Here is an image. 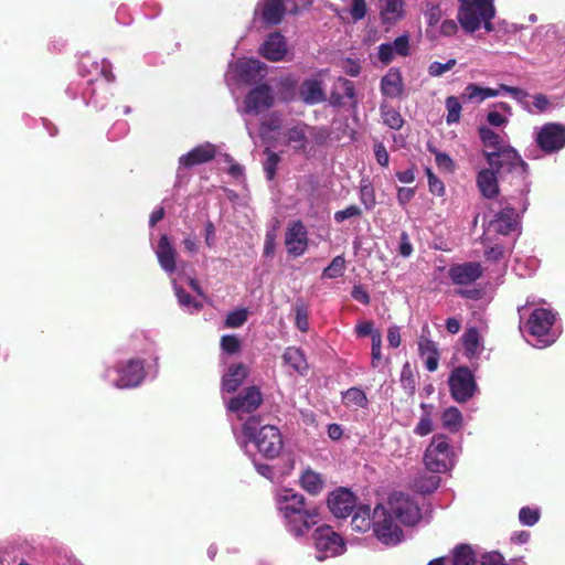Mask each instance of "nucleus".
Masks as SVG:
<instances>
[{
  "instance_id": "44",
  "label": "nucleus",
  "mask_w": 565,
  "mask_h": 565,
  "mask_svg": "<svg viewBox=\"0 0 565 565\" xmlns=\"http://www.w3.org/2000/svg\"><path fill=\"white\" fill-rule=\"evenodd\" d=\"M173 282V288L175 291V296L180 306L189 311H198L202 308V303L193 299L189 294L178 287L175 280Z\"/></svg>"
},
{
  "instance_id": "30",
  "label": "nucleus",
  "mask_w": 565,
  "mask_h": 565,
  "mask_svg": "<svg viewBox=\"0 0 565 565\" xmlns=\"http://www.w3.org/2000/svg\"><path fill=\"white\" fill-rule=\"evenodd\" d=\"M403 0H381L380 14L385 23H395L404 17Z\"/></svg>"
},
{
  "instance_id": "25",
  "label": "nucleus",
  "mask_w": 565,
  "mask_h": 565,
  "mask_svg": "<svg viewBox=\"0 0 565 565\" xmlns=\"http://www.w3.org/2000/svg\"><path fill=\"white\" fill-rule=\"evenodd\" d=\"M299 96L306 104H318L324 100L326 95L322 82L318 78H307L299 86Z\"/></svg>"
},
{
  "instance_id": "33",
  "label": "nucleus",
  "mask_w": 565,
  "mask_h": 565,
  "mask_svg": "<svg viewBox=\"0 0 565 565\" xmlns=\"http://www.w3.org/2000/svg\"><path fill=\"white\" fill-rule=\"evenodd\" d=\"M285 364L289 365L294 371L303 375L308 370V364L303 353L296 348H287L282 354Z\"/></svg>"
},
{
  "instance_id": "64",
  "label": "nucleus",
  "mask_w": 565,
  "mask_h": 565,
  "mask_svg": "<svg viewBox=\"0 0 565 565\" xmlns=\"http://www.w3.org/2000/svg\"><path fill=\"white\" fill-rule=\"evenodd\" d=\"M481 565H505V563L501 554L492 552L482 556Z\"/></svg>"
},
{
  "instance_id": "19",
  "label": "nucleus",
  "mask_w": 565,
  "mask_h": 565,
  "mask_svg": "<svg viewBox=\"0 0 565 565\" xmlns=\"http://www.w3.org/2000/svg\"><path fill=\"white\" fill-rule=\"evenodd\" d=\"M355 503L354 494L344 488L331 492L328 498V507L337 518H347L355 508Z\"/></svg>"
},
{
  "instance_id": "17",
  "label": "nucleus",
  "mask_w": 565,
  "mask_h": 565,
  "mask_svg": "<svg viewBox=\"0 0 565 565\" xmlns=\"http://www.w3.org/2000/svg\"><path fill=\"white\" fill-rule=\"evenodd\" d=\"M482 273L483 268L477 262L455 264L448 269V276L455 285L473 284L482 276Z\"/></svg>"
},
{
  "instance_id": "47",
  "label": "nucleus",
  "mask_w": 565,
  "mask_h": 565,
  "mask_svg": "<svg viewBox=\"0 0 565 565\" xmlns=\"http://www.w3.org/2000/svg\"><path fill=\"white\" fill-rule=\"evenodd\" d=\"M345 271V259L343 256H335L330 265L322 271V277L333 279L341 277Z\"/></svg>"
},
{
  "instance_id": "42",
  "label": "nucleus",
  "mask_w": 565,
  "mask_h": 565,
  "mask_svg": "<svg viewBox=\"0 0 565 565\" xmlns=\"http://www.w3.org/2000/svg\"><path fill=\"white\" fill-rule=\"evenodd\" d=\"M476 556L469 545H459L454 550V565H473Z\"/></svg>"
},
{
  "instance_id": "37",
  "label": "nucleus",
  "mask_w": 565,
  "mask_h": 565,
  "mask_svg": "<svg viewBox=\"0 0 565 565\" xmlns=\"http://www.w3.org/2000/svg\"><path fill=\"white\" fill-rule=\"evenodd\" d=\"M342 401L345 406L351 408H366L369 399L366 394L359 387H351L342 394Z\"/></svg>"
},
{
  "instance_id": "61",
  "label": "nucleus",
  "mask_w": 565,
  "mask_h": 565,
  "mask_svg": "<svg viewBox=\"0 0 565 565\" xmlns=\"http://www.w3.org/2000/svg\"><path fill=\"white\" fill-rule=\"evenodd\" d=\"M355 332H356L358 337L363 338V337L370 335L371 339H373V334L376 332H380V331L375 330L373 328L372 321H363V322H360L359 324H356Z\"/></svg>"
},
{
  "instance_id": "21",
  "label": "nucleus",
  "mask_w": 565,
  "mask_h": 565,
  "mask_svg": "<svg viewBox=\"0 0 565 565\" xmlns=\"http://www.w3.org/2000/svg\"><path fill=\"white\" fill-rule=\"evenodd\" d=\"M260 54L269 61H281L287 54V44L279 33L270 34L260 47Z\"/></svg>"
},
{
  "instance_id": "14",
  "label": "nucleus",
  "mask_w": 565,
  "mask_h": 565,
  "mask_svg": "<svg viewBox=\"0 0 565 565\" xmlns=\"http://www.w3.org/2000/svg\"><path fill=\"white\" fill-rule=\"evenodd\" d=\"M449 386L452 398L458 403L469 401L477 390L473 374L466 366H460L452 371L449 377Z\"/></svg>"
},
{
  "instance_id": "59",
  "label": "nucleus",
  "mask_w": 565,
  "mask_h": 565,
  "mask_svg": "<svg viewBox=\"0 0 565 565\" xmlns=\"http://www.w3.org/2000/svg\"><path fill=\"white\" fill-rule=\"evenodd\" d=\"M361 213H362V211L359 206L350 205V206L345 207L344 210L335 212L334 220L338 223H342L343 221H345L348 218L360 216Z\"/></svg>"
},
{
  "instance_id": "5",
  "label": "nucleus",
  "mask_w": 565,
  "mask_h": 565,
  "mask_svg": "<svg viewBox=\"0 0 565 565\" xmlns=\"http://www.w3.org/2000/svg\"><path fill=\"white\" fill-rule=\"evenodd\" d=\"M554 323L555 315L550 309L537 308L531 312L521 331L531 345L542 349L553 344L559 335Z\"/></svg>"
},
{
  "instance_id": "56",
  "label": "nucleus",
  "mask_w": 565,
  "mask_h": 565,
  "mask_svg": "<svg viewBox=\"0 0 565 565\" xmlns=\"http://www.w3.org/2000/svg\"><path fill=\"white\" fill-rule=\"evenodd\" d=\"M539 510L530 509L527 507L522 508L519 513L520 522L524 525L532 526L539 521Z\"/></svg>"
},
{
  "instance_id": "26",
  "label": "nucleus",
  "mask_w": 565,
  "mask_h": 565,
  "mask_svg": "<svg viewBox=\"0 0 565 565\" xmlns=\"http://www.w3.org/2000/svg\"><path fill=\"white\" fill-rule=\"evenodd\" d=\"M247 374L248 370L242 363L230 366L222 377V391L224 393L235 392L242 385Z\"/></svg>"
},
{
  "instance_id": "7",
  "label": "nucleus",
  "mask_w": 565,
  "mask_h": 565,
  "mask_svg": "<svg viewBox=\"0 0 565 565\" xmlns=\"http://www.w3.org/2000/svg\"><path fill=\"white\" fill-rule=\"evenodd\" d=\"M458 459V451L444 434L433 436L425 449L423 461L425 467L434 473H445L451 470Z\"/></svg>"
},
{
  "instance_id": "58",
  "label": "nucleus",
  "mask_w": 565,
  "mask_h": 565,
  "mask_svg": "<svg viewBox=\"0 0 565 565\" xmlns=\"http://www.w3.org/2000/svg\"><path fill=\"white\" fill-rule=\"evenodd\" d=\"M339 65L341 70L350 76L355 77L360 74L361 65L356 60L343 58L340 61Z\"/></svg>"
},
{
  "instance_id": "41",
  "label": "nucleus",
  "mask_w": 565,
  "mask_h": 565,
  "mask_svg": "<svg viewBox=\"0 0 565 565\" xmlns=\"http://www.w3.org/2000/svg\"><path fill=\"white\" fill-rule=\"evenodd\" d=\"M461 98L457 96H448L445 100V107H446V121L448 124H455L458 122L461 116Z\"/></svg>"
},
{
  "instance_id": "52",
  "label": "nucleus",
  "mask_w": 565,
  "mask_h": 565,
  "mask_svg": "<svg viewBox=\"0 0 565 565\" xmlns=\"http://www.w3.org/2000/svg\"><path fill=\"white\" fill-rule=\"evenodd\" d=\"M457 31L458 25L454 20H444L436 29V41H438L441 36H452L457 33Z\"/></svg>"
},
{
  "instance_id": "10",
  "label": "nucleus",
  "mask_w": 565,
  "mask_h": 565,
  "mask_svg": "<svg viewBox=\"0 0 565 565\" xmlns=\"http://www.w3.org/2000/svg\"><path fill=\"white\" fill-rule=\"evenodd\" d=\"M312 539L318 561L341 555L345 551V543L342 536L329 525L317 527Z\"/></svg>"
},
{
  "instance_id": "23",
  "label": "nucleus",
  "mask_w": 565,
  "mask_h": 565,
  "mask_svg": "<svg viewBox=\"0 0 565 565\" xmlns=\"http://www.w3.org/2000/svg\"><path fill=\"white\" fill-rule=\"evenodd\" d=\"M156 255L161 268L169 275L173 274L175 270L177 252L167 235L160 237Z\"/></svg>"
},
{
  "instance_id": "16",
  "label": "nucleus",
  "mask_w": 565,
  "mask_h": 565,
  "mask_svg": "<svg viewBox=\"0 0 565 565\" xmlns=\"http://www.w3.org/2000/svg\"><path fill=\"white\" fill-rule=\"evenodd\" d=\"M518 225L519 222L515 210L511 206H505L489 222L484 234L498 233L509 235L518 230Z\"/></svg>"
},
{
  "instance_id": "46",
  "label": "nucleus",
  "mask_w": 565,
  "mask_h": 565,
  "mask_svg": "<svg viewBox=\"0 0 565 565\" xmlns=\"http://www.w3.org/2000/svg\"><path fill=\"white\" fill-rule=\"evenodd\" d=\"M439 482L437 476H422L414 481V488L420 493H430L438 488Z\"/></svg>"
},
{
  "instance_id": "32",
  "label": "nucleus",
  "mask_w": 565,
  "mask_h": 565,
  "mask_svg": "<svg viewBox=\"0 0 565 565\" xmlns=\"http://www.w3.org/2000/svg\"><path fill=\"white\" fill-rule=\"evenodd\" d=\"M535 141H565V124H545L537 130Z\"/></svg>"
},
{
  "instance_id": "63",
  "label": "nucleus",
  "mask_w": 565,
  "mask_h": 565,
  "mask_svg": "<svg viewBox=\"0 0 565 565\" xmlns=\"http://www.w3.org/2000/svg\"><path fill=\"white\" fill-rule=\"evenodd\" d=\"M387 341L392 348H398L401 345V330L397 326H391L388 328Z\"/></svg>"
},
{
  "instance_id": "22",
  "label": "nucleus",
  "mask_w": 565,
  "mask_h": 565,
  "mask_svg": "<svg viewBox=\"0 0 565 565\" xmlns=\"http://www.w3.org/2000/svg\"><path fill=\"white\" fill-rule=\"evenodd\" d=\"M249 137L252 139L260 138L263 141H270L280 136L282 129V121L279 116L270 115L266 118L257 132L253 131L249 124H246Z\"/></svg>"
},
{
  "instance_id": "60",
  "label": "nucleus",
  "mask_w": 565,
  "mask_h": 565,
  "mask_svg": "<svg viewBox=\"0 0 565 565\" xmlns=\"http://www.w3.org/2000/svg\"><path fill=\"white\" fill-rule=\"evenodd\" d=\"M398 254L404 257L408 258L413 253V245L411 243L409 236L406 232H402L399 236V243H398Z\"/></svg>"
},
{
  "instance_id": "50",
  "label": "nucleus",
  "mask_w": 565,
  "mask_h": 565,
  "mask_svg": "<svg viewBox=\"0 0 565 565\" xmlns=\"http://www.w3.org/2000/svg\"><path fill=\"white\" fill-rule=\"evenodd\" d=\"M266 159L264 161V171L268 180H273L276 174V168L279 162V156L269 150L268 148L264 151Z\"/></svg>"
},
{
  "instance_id": "18",
  "label": "nucleus",
  "mask_w": 565,
  "mask_h": 565,
  "mask_svg": "<svg viewBox=\"0 0 565 565\" xmlns=\"http://www.w3.org/2000/svg\"><path fill=\"white\" fill-rule=\"evenodd\" d=\"M274 97L267 85H262L250 90L244 100L242 109L245 114H259L268 109L273 104Z\"/></svg>"
},
{
  "instance_id": "35",
  "label": "nucleus",
  "mask_w": 565,
  "mask_h": 565,
  "mask_svg": "<svg viewBox=\"0 0 565 565\" xmlns=\"http://www.w3.org/2000/svg\"><path fill=\"white\" fill-rule=\"evenodd\" d=\"M332 98L337 103H341L343 98L353 100L355 98V87L353 82L338 77L333 84Z\"/></svg>"
},
{
  "instance_id": "36",
  "label": "nucleus",
  "mask_w": 565,
  "mask_h": 565,
  "mask_svg": "<svg viewBox=\"0 0 565 565\" xmlns=\"http://www.w3.org/2000/svg\"><path fill=\"white\" fill-rule=\"evenodd\" d=\"M425 19H426V30H425V36L431 41L436 42V29L440 24L441 19V10L437 6H431L425 11Z\"/></svg>"
},
{
  "instance_id": "24",
  "label": "nucleus",
  "mask_w": 565,
  "mask_h": 565,
  "mask_svg": "<svg viewBox=\"0 0 565 565\" xmlns=\"http://www.w3.org/2000/svg\"><path fill=\"white\" fill-rule=\"evenodd\" d=\"M404 89L403 78L398 68L392 67L381 79V92L385 97L397 98Z\"/></svg>"
},
{
  "instance_id": "2",
  "label": "nucleus",
  "mask_w": 565,
  "mask_h": 565,
  "mask_svg": "<svg viewBox=\"0 0 565 565\" xmlns=\"http://www.w3.org/2000/svg\"><path fill=\"white\" fill-rule=\"evenodd\" d=\"M277 510L286 531L297 540L306 537L319 521L318 510L308 505L305 497L292 489H284L278 493Z\"/></svg>"
},
{
  "instance_id": "1",
  "label": "nucleus",
  "mask_w": 565,
  "mask_h": 565,
  "mask_svg": "<svg viewBox=\"0 0 565 565\" xmlns=\"http://www.w3.org/2000/svg\"><path fill=\"white\" fill-rule=\"evenodd\" d=\"M484 154L490 168L477 175V185L484 198L492 199L499 193L498 175L511 173L524 182L526 163L509 143H486Z\"/></svg>"
},
{
  "instance_id": "12",
  "label": "nucleus",
  "mask_w": 565,
  "mask_h": 565,
  "mask_svg": "<svg viewBox=\"0 0 565 565\" xmlns=\"http://www.w3.org/2000/svg\"><path fill=\"white\" fill-rule=\"evenodd\" d=\"M387 519L391 516L394 524L396 520L405 525H414L420 518L418 505L406 494L397 492L393 493L385 508Z\"/></svg>"
},
{
  "instance_id": "48",
  "label": "nucleus",
  "mask_w": 565,
  "mask_h": 565,
  "mask_svg": "<svg viewBox=\"0 0 565 565\" xmlns=\"http://www.w3.org/2000/svg\"><path fill=\"white\" fill-rule=\"evenodd\" d=\"M360 200L366 210L375 206L374 189L367 180H362L360 184Z\"/></svg>"
},
{
  "instance_id": "34",
  "label": "nucleus",
  "mask_w": 565,
  "mask_h": 565,
  "mask_svg": "<svg viewBox=\"0 0 565 565\" xmlns=\"http://www.w3.org/2000/svg\"><path fill=\"white\" fill-rule=\"evenodd\" d=\"M440 419L443 427L450 433L459 431L463 423L461 412L455 406L447 407L443 412Z\"/></svg>"
},
{
  "instance_id": "38",
  "label": "nucleus",
  "mask_w": 565,
  "mask_h": 565,
  "mask_svg": "<svg viewBox=\"0 0 565 565\" xmlns=\"http://www.w3.org/2000/svg\"><path fill=\"white\" fill-rule=\"evenodd\" d=\"M420 408L423 414L419 417V422L414 428V434L420 437L427 436L433 431L434 423L431 417L433 406L429 404L422 403Z\"/></svg>"
},
{
  "instance_id": "31",
  "label": "nucleus",
  "mask_w": 565,
  "mask_h": 565,
  "mask_svg": "<svg viewBox=\"0 0 565 565\" xmlns=\"http://www.w3.org/2000/svg\"><path fill=\"white\" fill-rule=\"evenodd\" d=\"M259 9L263 20L268 24H278L285 13L281 0H262Z\"/></svg>"
},
{
  "instance_id": "29",
  "label": "nucleus",
  "mask_w": 565,
  "mask_h": 565,
  "mask_svg": "<svg viewBox=\"0 0 565 565\" xmlns=\"http://www.w3.org/2000/svg\"><path fill=\"white\" fill-rule=\"evenodd\" d=\"M418 351L422 359L425 361L426 369L434 372L438 367L439 352L435 342L429 339L420 338L418 342Z\"/></svg>"
},
{
  "instance_id": "49",
  "label": "nucleus",
  "mask_w": 565,
  "mask_h": 565,
  "mask_svg": "<svg viewBox=\"0 0 565 565\" xmlns=\"http://www.w3.org/2000/svg\"><path fill=\"white\" fill-rule=\"evenodd\" d=\"M456 64L457 61L455 58H449L446 63L435 61L428 65L427 72L431 77H440L445 73L451 71Z\"/></svg>"
},
{
  "instance_id": "43",
  "label": "nucleus",
  "mask_w": 565,
  "mask_h": 565,
  "mask_svg": "<svg viewBox=\"0 0 565 565\" xmlns=\"http://www.w3.org/2000/svg\"><path fill=\"white\" fill-rule=\"evenodd\" d=\"M530 95L527 94V97L525 98V103L527 104V109L523 104H521L524 109H526L529 113H545L550 109H552V104L546 95L544 94H536L532 96V105L529 102Z\"/></svg>"
},
{
  "instance_id": "9",
  "label": "nucleus",
  "mask_w": 565,
  "mask_h": 565,
  "mask_svg": "<svg viewBox=\"0 0 565 565\" xmlns=\"http://www.w3.org/2000/svg\"><path fill=\"white\" fill-rule=\"evenodd\" d=\"M501 93L510 94L516 102L523 104L527 109H530L525 103L527 93L521 88L508 86L505 84H499L497 88H490L482 87L476 83H469L465 86L460 98L467 104H481L488 98L500 96Z\"/></svg>"
},
{
  "instance_id": "4",
  "label": "nucleus",
  "mask_w": 565,
  "mask_h": 565,
  "mask_svg": "<svg viewBox=\"0 0 565 565\" xmlns=\"http://www.w3.org/2000/svg\"><path fill=\"white\" fill-rule=\"evenodd\" d=\"M352 529L358 532H366L373 526L376 537L385 545H396L402 541L403 532L398 524H394L392 518L387 519L384 505H376L371 513L369 505L359 507L351 521Z\"/></svg>"
},
{
  "instance_id": "20",
  "label": "nucleus",
  "mask_w": 565,
  "mask_h": 565,
  "mask_svg": "<svg viewBox=\"0 0 565 565\" xmlns=\"http://www.w3.org/2000/svg\"><path fill=\"white\" fill-rule=\"evenodd\" d=\"M285 243L288 253L294 256H300L306 252L308 246L307 230L300 221L294 222L288 227Z\"/></svg>"
},
{
  "instance_id": "15",
  "label": "nucleus",
  "mask_w": 565,
  "mask_h": 565,
  "mask_svg": "<svg viewBox=\"0 0 565 565\" xmlns=\"http://www.w3.org/2000/svg\"><path fill=\"white\" fill-rule=\"evenodd\" d=\"M411 55V38L407 33L397 36L393 42L382 43L377 47V58L384 65L391 64L396 57Z\"/></svg>"
},
{
  "instance_id": "39",
  "label": "nucleus",
  "mask_w": 565,
  "mask_h": 565,
  "mask_svg": "<svg viewBox=\"0 0 565 565\" xmlns=\"http://www.w3.org/2000/svg\"><path fill=\"white\" fill-rule=\"evenodd\" d=\"M301 487L311 494L319 493L323 488L321 476L310 469L303 471L300 478Z\"/></svg>"
},
{
  "instance_id": "55",
  "label": "nucleus",
  "mask_w": 565,
  "mask_h": 565,
  "mask_svg": "<svg viewBox=\"0 0 565 565\" xmlns=\"http://www.w3.org/2000/svg\"><path fill=\"white\" fill-rule=\"evenodd\" d=\"M308 315V309L303 303L296 306V326L302 332H306L309 328Z\"/></svg>"
},
{
  "instance_id": "11",
  "label": "nucleus",
  "mask_w": 565,
  "mask_h": 565,
  "mask_svg": "<svg viewBox=\"0 0 565 565\" xmlns=\"http://www.w3.org/2000/svg\"><path fill=\"white\" fill-rule=\"evenodd\" d=\"M223 398L226 404L228 416L231 418L235 417L238 420L244 419L245 416H248L255 412L262 404L263 399L262 393L256 386L247 387L236 396H233L228 399L225 397Z\"/></svg>"
},
{
  "instance_id": "6",
  "label": "nucleus",
  "mask_w": 565,
  "mask_h": 565,
  "mask_svg": "<svg viewBox=\"0 0 565 565\" xmlns=\"http://www.w3.org/2000/svg\"><path fill=\"white\" fill-rule=\"evenodd\" d=\"M494 14L493 0H460L457 17L461 28L468 33H473L481 26L491 32L493 30L491 20Z\"/></svg>"
},
{
  "instance_id": "45",
  "label": "nucleus",
  "mask_w": 565,
  "mask_h": 565,
  "mask_svg": "<svg viewBox=\"0 0 565 565\" xmlns=\"http://www.w3.org/2000/svg\"><path fill=\"white\" fill-rule=\"evenodd\" d=\"M381 114L384 124L390 128L399 129L403 126V118L394 108L383 104L381 106Z\"/></svg>"
},
{
  "instance_id": "8",
  "label": "nucleus",
  "mask_w": 565,
  "mask_h": 565,
  "mask_svg": "<svg viewBox=\"0 0 565 565\" xmlns=\"http://www.w3.org/2000/svg\"><path fill=\"white\" fill-rule=\"evenodd\" d=\"M105 377L118 388H131L141 384L145 379L143 362L139 359L121 361L106 371Z\"/></svg>"
},
{
  "instance_id": "27",
  "label": "nucleus",
  "mask_w": 565,
  "mask_h": 565,
  "mask_svg": "<svg viewBox=\"0 0 565 565\" xmlns=\"http://www.w3.org/2000/svg\"><path fill=\"white\" fill-rule=\"evenodd\" d=\"M215 156V149L212 143L199 145L189 153L180 158V164L192 167L210 161Z\"/></svg>"
},
{
  "instance_id": "62",
  "label": "nucleus",
  "mask_w": 565,
  "mask_h": 565,
  "mask_svg": "<svg viewBox=\"0 0 565 565\" xmlns=\"http://www.w3.org/2000/svg\"><path fill=\"white\" fill-rule=\"evenodd\" d=\"M487 120L493 127L505 126L509 121L507 116H503L499 111L494 110L488 113Z\"/></svg>"
},
{
  "instance_id": "57",
  "label": "nucleus",
  "mask_w": 565,
  "mask_h": 565,
  "mask_svg": "<svg viewBox=\"0 0 565 565\" xmlns=\"http://www.w3.org/2000/svg\"><path fill=\"white\" fill-rule=\"evenodd\" d=\"M426 173L428 177V188L429 191L438 196L445 194V185L441 180H439L429 168L426 169Z\"/></svg>"
},
{
  "instance_id": "54",
  "label": "nucleus",
  "mask_w": 565,
  "mask_h": 565,
  "mask_svg": "<svg viewBox=\"0 0 565 565\" xmlns=\"http://www.w3.org/2000/svg\"><path fill=\"white\" fill-rule=\"evenodd\" d=\"M247 320V311L245 309H238L232 311L226 317V326L230 328H238Z\"/></svg>"
},
{
  "instance_id": "3",
  "label": "nucleus",
  "mask_w": 565,
  "mask_h": 565,
  "mask_svg": "<svg viewBox=\"0 0 565 565\" xmlns=\"http://www.w3.org/2000/svg\"><path fill=\"white\" fill-rule=\"evenodd\" d=\"M259 419L253 416L247 418L239 431L233 426L236 441L246 452L248 444L253 443L263 456L266 458H275L282 449L280 431L276 426H259Z\"/></svg>"
},
{
  "instance_id": "51",
  "label": "nucleus",
  "mask_w": 565,
  "mask_h": 565,
  "mask_svg": "<svg viewBox=\"0 0 565 565\" xmlns=\"http://www.w3.org/2000/svg\"><path fill=\"white\" fill-rule=\"evenodd\" d=\"M371 356H372V360H371L372 367H377L382 360V334H381V332H376L373 334Z\"/></svg>"
},
{
  "instance_id": "40",
  "label": "nucleus",
  "mask_w": 565,
  "mask_h": 565,
  "mask_svg": "<svg viewBox=\"0 0 565 565\" xmlns=\"http://www.w3.org/2000/svg\"><path fill=\"white\" fill-rule=\"evenodd\" d=\"M287 135V141H307L312 136V129L302 124L297 122L292 126L284 128Z\"/></svg>"
},
{
  "instance_id": "53",
  "label": "nucleus",
  "mask_w": 565,
  "mask_h": 565,
  "mask_svg": "<svg viewBox=\"0 0 565 565\" xmlns=\"http://www.w3.org/2000/svg\"><path fill=\"white\" fill-rule=\"evenodd\" d=\"M221 348L227 354H235L241 350V341L235 335H223L221 339Z\"/></svg>"
},
{
  "instance_id": "28",
  "label": "nucleus",
  "mask_w": 565,
  "mask_h": 565,
  "mask_svg": "<svg viewBox=\"0 0 565 565\" xmlns=\"http://www.w3.org/2000/svg\"><path fill=\"white\" fill-rule=\"evenodd\" d=\"M461 339L465 349V355L469 360L478 359L483 351V343L477 328L467 329Z\"/></svg>"
},
{
  "instance_id": "13",
  "label": "nucleus",
  "mask_w": 565,
  "mask_h": 565,
  "mask_svg": "<svg viewBox=\"0 0 565 565\" xmlns=\"http://www.w3.org/2000/svg\"><path fill=\"white\" fill-rule=\"evenodd\" d=\"M266 66L256 58H242L230 65L227 81L252 84L265 76Z\"/></svg>"
}]
</instances>
